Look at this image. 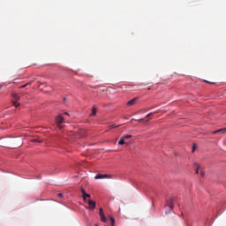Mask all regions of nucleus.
Returning <instances> with one entry per match:
<instances>
[{"instance_id": "obj_1", "label": "nucleus", "mask_w": 226, "mask_h": 226, "mask_svg": "<svg viewBox=\"0 0 226 226\" xmlns=\"http://www.w3.org/2000/svg\"><path fill=\"white\" fill-rule=\"evenodd\" d=\"M12 104L14 107L18 108L20 107V103L18 102V101L20 100V96L17 93H12Z\"/></svg>"}, {"instance_id": "obj_2", "label": "nucleus", "mask_w": 226, "mask_h": 226, "mask_svg": "<svg viewBox=\"0 0 226 226\" xmlns=\"http://www.w3.org/2000/svg\"><path fill=\"white\" fill-rule=\"evenodd\" d=\"M174 200H175L174 198L166 200V206L169 207V210L165 211L166 215H169L170 211L174 209Z\"/></svg>"}, {"instance_id": "obj_3", "label": "nucleus", "mask_w": 226, "mask_h": 226, "mask_svg": "<svg viewBox=\"0 0 226 226\" xmlns=\"http://www.w3.org/2000/svg\"><path fill=\"white\" fill-rule=\"evenodd\" d=\"M56 123L58 128L61 130V128H63V125H61V124H63V123H64V118L63 117L62 115H58L56 117Z\"/></svg>"}, {"instance_id": "obj_4", "label": "nucleus", "mask_w": 226, "mask_h": 226, "mask_svg": "<svg viewBox=\"0 0 226 226\" xmlns=\"http://www.w3.org/2000/svg\"><path fill=\"white\" fill-rule=\"evenodd\" d=\"M95 179H112V175L108 174H97Z\"/></svg>"}, {"instance_id": "obj_5", "label": "nucleus", "mask_w": 226, "mask_h": 226, "mask_svg": "<svg viewBox=\"0 0 226 226\" xmlns=\"http://www.w3.org/2000/svg\"><path fill=\"white\" fill-rule=\"evenodd\" d=\"M85 202L88 203V207L87 209H89L90 211H93V209H94L96 207V202L94 201L93 200H88Z\"/></svg>"}, {"instance_id": "obj_6", "label": "nucleus", "mask_w": 226, "mask_h": 226, "mask_svg": "<svg viewBox=\"0 0 226 226\" xmlns=\"http://www.w3.org/2000/svg\"><path fill=\"white\" fill-rule=\"evenodd\" d=\"M99 215L101 218V222H103V223H107V217L105 216V213H103V208L99 209Z\"/></svg>"}, {"instance_id": "obj_7", "label": "nucleus", "mask_w": 226, "mask_h": 226, "mask_svg": "<svg viewBox=\"0 0 226 226\" xmlns=\"http://www.w3.org/2000/svg\"><path fill=\"white\" fill-rule=\"evenodd\" d=\"M81 192H82L83 200H84L85 202H87V200H88L89 199H91V194L87 193L86 191H85L83 188L81 189Z\"/></svg>"}, {"instance_id": "obj_8", "label": "nucleus", "mask_w": 226, "mask_h": 226, "mask_svg": "<svg viewBox=\"0 0 226 226\" xmlns=\"http://www.w3.org/2000/svg\"><path fill=\"white\" fill-rule=\"evenodd\" d=\"M137 100H139V98L135 97L132 100L129 101L127 102V107H132V105H135V103H137Z\"/></svg>"}, {"instance_id": "obj_9", "label": "nucleus", "mask_w": 226, "mask_h": 226, "mask_svg": "<svg viewBox=\"0 0 226 226\" xmlns=\"http://www.w3.org/2000/svg\"><path fill=\"white\" fill-rule=\"evenodd\" d=\"M226 128L219 129L217 131L213 132V135H216V133H225Z\"/></svg>"}, {"instance_id": "obj_10", "label": "nucleus", "mask_w": 226, "mask_h": 226, "mask_svg": "<svg viewBox=\"0 0 226 226\" xmlns=\"http://www.w3.org/2000/svg\"><path fill=\"white\" fill-rule=\"evenodd\" d=\"M109 220H110V225H111V226H114L115 223H116V219H114V217L110 216V217H109Z\"/></svg>"}, {"instance_id": "obj_11", "label": "nucleus", "mask_w": 226, "mask_h": 226, "mask_svg": "<svg viewBox=\"0 0 226 226\" xmlns=\"http://www.w3.org/2000/svg\"><path fill=\"white\" fill-rule=\"evenodd\" d=\"M124 140H125V139H124L123 138H121V139H120L119 142H118L119 146H124V144H126V143L124 142Z\"/></svg>"}, {"instance_id": "obj_12", "label": "nucleus", "mask_w": 226, "mask_h": 226, "mask_svg": "<svg viewBox=\"0 0 226 226\" xmlns=\"http://www.w3.org/2000/svg\"><path fill=\"white\" fill-rule=\"evenodd\" d=\"M91 116H93V117L96 116V108L92 109Z\"/></svg>"}, {"instance_id": "obj_13", "label": "nucleus", "mask_w": 226, "mask_h": 226, "mask_svg": "<svg viewBox=\"0 0 226 226\" xmlns=\"http://www.w3.org/2000/svg\"><path fill=\"white\" fill-rule=\"evenodd\" d=\"M109 128L110 130H112V129H114V128H119V125L110 124V125L109 126Z\"/></svg>"}, {"instance_id": "obj_14", "label": "nucleus", "mask_w": 226, "mask_h": 226, "mask_svg": "<svg viewBox=\"0 0 226 226\" xmlns=\"http://www.w3.org/2000/svg\"><path fill=\"white\" fill-rule=\"evenodd\" d=\"M124 140H126L128 139H132V135L128 134V135H125L124 137H122Z\"/></svg>"}, {"instance_id": "obj_15", "label": "nucleus", "mask_w": 226, "mask_h": 226, "mask_svg": "<svg viewBox=\"0 0 226 226\" xmlns=\"http://www.w3.org/2000/svg\"><path fill=\"white\" fill-rule=\"evenodd\" d=\"M196 166V174H199V169H200V166L199 164H195Z\"/></svg>"}, {"instance_id": "obj_16", "label": "nucleus", "mask_w": 226, "mask_h": 226, "mask_svg": "<svg viewBox=\"0 0 226 226\" xmlns=\"http://www.w3.org/2000/svg\"><path fill=\"white\" fill-rule=\"evenodd\" d=\"M195 149H197V144H193V147H192V153H195Z\"/></svg>"}, {"instance_id": "obj_17", "label": "nucleus", "mask_w": 226, "mask_h": 226, "mask_svg": "<svg viewBox=\"0 0 226 226\" xmlns=\"http://www.w3.org/2000/svg\"><path fill=\"white\" fill-rule=\"evenodd\" d=\"M154 113H149L146 116V117H151V116H153Z\"/></svg>"}, {"instance_id": "obj_18", "label": "nucleus", "mask_w": 226, "mask_h": 226, "mask_svg": "<svg viewBox=\"0 0 226 226\" xmlns=\"http://www.w3.org/2000/svg\"><path fill=\"white\" fill-rule=\"evenodd\" d=\"M24 87H27V85H23L20 87V89H24Z\"/></svg>"}, {"instance_id": "obj_19", "label": "nucleus", "mask_w": 226, "mask_h": 226, "mask_svg": "<svg viewBox=\"0 0 226 226\" xmlns=\"http://www.w3.org/2000/svg\"><path fill=\"white\" fill-rule=\"evenodd\" d=\"M57 197H60V198L63 197V193H58Z\"/></svg>"}, {"instance_id": "obj_20", "label": "nucleus", "mask_w": 226, "mask_h": 226, "mask_svg": "<svg viewBox=\"0 0 226 226\" xmlns=\"http://www.w3.org/2000/svg\"><path fill=\"white\" fill-rule=\"evenodd\" d=\"M138 121H144V119H143V118H140V119H138Z\"/></svg>"}, {"instance_id": "obj_21", "label": "nucleus", "mask_w": 226, "mask_h": 226, "mask_svg": "<svg viewBox=\"0 0 226 226\" xmlns=\"http://www.w3.org/2000/svg\"><path fill=\"white\" fill-rule=\"evenodd\" d=\"M200 174H201L202 177H204V172L201 171Z\"/></svg>"}, {"instance_id": "obj_22", "label": "nucleus", "mask_w": 226, "mask_h": 226, "mask_svg": "<svg viewBox=\"0 0 226 226\" xmlns=\"http://www.w3.org/2000/svg\"><path fill=\"white\" fill-rule=\"evenodd\" d=\"M66 116H68V113H65Z\"/></svg>"}, {"instance_id": "obj_23", "label": "nucleus", "mask_w": 226, "mask_h": 226, "mask_svg": "<svg viewBox=\"0 0 226 226\" xmlns=\"http://www.w3.org/2000/svg\"><path fill=\"white\" fill-rule=\"evenodd\" d=\"M94 226H98V224H95Z\"/></svg>"}]
</instances>
